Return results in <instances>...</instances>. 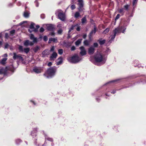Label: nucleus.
I'll return each instance as SVG.
<instances>
[{
	"label": "nucleus",
	"instance_id": "obj_15",
	"mask_svg": "<svg viewBox=\"0 0 146 146\" xmlns=\"http://www.w3.org/2000/svg\"><path fill=\"white\" fill-rule=\"evenodd\" d=\"M58 61L56 63L57 65H59L62 64L63 62V58L62 56L59 57L58 59Z\"/></svg>",
	"mask_w": 146,
	"mask_h": 146
},
{
	"label": "nucleus",
	"instance_id": "obj_45",
	"mask_svg": "<svg viewBox=\"0 0 146 146\" xmlns=\"http://www.w3.org/2000/svg\"><path fill=\"white\" fill-rule=\"evenodd\" d=\"M98 44L97 43H94L93 44V47H97L98 46Z\"/></svg>",
	"mask_w": 146,
	"mask_h": 146
},
{
	"label": "nucleus",
	"instance_id": "obj_6",
	"mask_svg": "<svg viewBox=\"0 0 146 146\" xmlns=\"http://www.w3.org/2000/svg\"><path fill=\"white\" fill-rule=\"evenodd\" d=\"M19 50L21 52H24L26 53H28L30 49L29 48H24L23 49V46L21 45H19L18 48Z\"/></svg>",
	"mask_w": 146,
	"mask_h": 146
},
{
	"label": "nucleus",
	"instance_id": "obj_51",
	"mask_svg": "<svg viewBox=\"0 0 146 146\" xmlns=\"http://www.w3.org/2000/svg\"><path fill=\"white\" fill-rule=\"evenodd\" d=\"M34 44L31 41H29V45H30L31 46H33Z\"/></svg>",
	"mask_w": 146,
	"mask_h": 146
},
{
	"label": "nucleus",
	"instance_id": "obj_37",
	"mask_svg": "<svg viewBox=\"0 0 146 146\" xmlns=\"http://www.w3.org/2000/svg\"><path fill=\"white\" fill-rule=\"evenodd\" d=\"M44 31V29L42 27H41L39 30V31L40 33H42Z\"/></svg>",
	"mask_w": 146,
	"mask_h": 146
},
{
	"label": "nucleus",
	"instance_id": "obj_3",
	"mask_svg": "<svg viewBox=\"0 0 146 146\" xmlns=\"http://www.w3.org/2000/svg\"><path fill=\"white\" fill-rule=\"evenodd\" d=\"M68 59L69 61L74 63H78L81 60L76 54H75L72 57H69Z\"/></svg>",
	"mask_w": 146,
	"mask_h": 146
},
{
	"label": "nucleus",
	"instance_id": "obj_33",
	"mask_svg": "<svg viewBox=\"0 0 146 146\" xmlns=\"http://www.w3.org/2000/svg\"><path fill=\"white\" fill-rule=\"evenodd\" d=\"M62 32V30L61 29H60L58 31L57 33L59 34H61Z\"/></svg>",
	"mask_w": 146,
	"mask_h": 146
},
{
	"label": "nucleus",
	"instance_id": "obj_50",
	"mask_svg": "<svg viewBox=\"0 0 146 146\" xmlns=\"http://www.w3.org/2000/svg\"><path fill=\"white\" fill-rule=\"evenodd\" d=\"M52 65V63L51 62H49L47 64V66H49L50 67V66Z\"/></svg>",
	"mask_w": 146,
	"mask_h": 146
},
{
	"label": "nucleus",
	"instance_id": "obj_53",
	"mask_svg": "<svg viewBox=\"0 0 146 146\" xmlns=\"http://www.w3.org/2000/svg\"><path fill=\"white\" fill-rule=\"evenodd\" d=\"M42 54L43 55H44V56H45V55H47V54L45 52V50H44L42 52Z\"/></svg>",
	"mask_w": 146,
	"mask_h": 146
},
{
	"label": "nucleus",
	"instance_id": "obj_22",
	"mask_svg": "<svg viewBox=\"0 0 146 146\" xmlns=\"http://www.w3.org/2000/svg\"><path fill=\"white\" fill-rule=\"evenodd\" d=\"M98 41H99V43L101 45H102V44H104L106 42V40H99Z\"/></svg>",
	"mask_w": 146,
	"mask_h": 146
},
{
	"label": "nucleus",
	"instance_id": "obj_48",
	"mask_svg": "<svg viewBox=\"0 0 146 146\" xmlns=\"http://www.w3.org/2000/svg\"><path fill=\"white\" fill-rule=\"evenodd\" d=\"M129 6L127 5H126L124 6V7L126 10H127Z\"/></svg>",
	"mask_w": 146,
	"mask_h": 146
},
{
	"label": "nucleus",
	"instance_id": "obj_43",
	"mask_svg": "<svg viewBox=\"0 0 146 146\" xmlns=\"http://www.w3.org/2000/svg\"><path fill=\"white\" fill-rule=\"evenodd\" d=\"M46 139L47 140L51 142H52L53 141V139L51 138L48 137Z\"/></svg>",
	"mask_w": 146,
	"mask_h": 146
},
{
	"label": "nucleus",
	"instance_id": "obj_64",
	"mask_svg": "<svg viewBox=\"0 0 146 146\" xmlns=\"http://www.w3.org/2000/svg\"><path fill=\"white\" fill-rule=\"evenodd\" d=\"M115 92V90H113V91L111 92V93L113 94H114Z\"/></svg>",
	"mask_w": 146,
	"mask_h": 146
},
{
	"label": "nucleus",
	"instance_id": "obj_11",
	"mask_svg": "<svg viewBox=\"0 0 146 146\" xmlns=\"http://www.w3.org/2000/svg\"><path fill=\"white\" fill-rule=\"evenodd\" d=\"M122 29V27H121L120 28H115V30L113 31V33L114 36H116V34L117 33H120Z\"/></svg>",
	"mask_w": 146,
	"mask_h": 146
},
{
	"label": "nucleus",
	"instance_id": "obj_18",
	"mask_svg": "<svg viewBox=\"0 0 146 146\" xmlns=\"http://www.w3.org/2000/svg\"><path fill=\"white\" fill-rule=\"evenodd\" d=\"M29 40H26L25 41L24 43V45L26 46H27L29 45Z\"/></svg>",
	"mask_w": 146,
	"mask_h": 146
},
{
	"label": "nucleus",
	"instance_id": "obj_9",
	"mask_svg": "<svg viewBox=\"0 0 146 146\" xmlns=\"http://www.w3.org/2000/svg\"><path fill=\"white\" fill-rule=\"evenodd\" d=\"M58 18L62 21H64L65 20V15L64 13L62 12H59L58 15Z\"/></svg>",
	"mask_w": 146,
	"mask_h": 146
},
{
	"label": "nucleus",
	"instance_id": "obj_36",
	"mask_svg": "<svg viewBox=\"0 0 146 146\" xmlns=\"http://www.w3.org/2000/svg\"><path fill=\"white\" fill-rule=\"evenodd\" d=\"M35 3L36 7H38V6L39 3L38 2V1L37 0H35Z\"/></svg>",
	"mask_w": 146,
	"mask_h": 146
},
{
	"label": "nucleus",
	"instance_id": "obj_23",
	"mask_svg": "<svg viewBox=\"0 0 146 146\" xmlns=\"http://www.w3.org/2000/svg\"><path fill=\"white\" fill-rule=\"evenodd\" d=\"M82 22L83 24L85 23L86 21V18L85 17H84L82 19Z\"/></svg>",
	"mask_w": 146,
	"mask_h": 146
},
{
	"label": "nucleus",
	"instance_id": "obj_25",
	"mask_svg": "<svg viewBox=\"0 0 146 146\" xmlns=\"http://www.w3.org/2000/svg\"><path fill=\"white\" fill-rule=\"evenodd\" d=\"M80 16V13L78 12H76L74 15V17L76 18H77L79 17Z\"/></svg>",
	"mask_w": 146,
	"mask_h": 146
},
{
	"label": "nucleus",
	"instance_id": "obj_13",
	"mask_svg": "<svg viewBox=\"0 0 146 146\" xmlns=\"http://www.w3.org/2000/svg\"><path fill=\"white\" fill-rule=\"evenodd\" d=\"M37 132V128H34L33 130L32 131L31 134V135L33 136V138H34V136L36 137V133Z\"/></svg>",
	"mask_w": 146,
	"mask_h": 146
},
{
	"label": "nucleus",
	"instance_id": "obj_35",
	"mask_svg": "<svg viewBox=\"0 0 146 146\" xmlns=\"http://www.w3.org/2000/svg\"><path fill=\"white\" fill-rule=\"evenodd\" d=\"M48 38L46 36H44L43 37V40L45 41H46L48 40Z\"/></svg>",
	"mask_w": 146,
	"mask_h": 146
},
{
	"label": "nucleus",
	"instance_id": "obj_47",
	"mask_svg": "<svg viewBox=\"0 0 146 146\" xmlns=\"http://www.w3.org/2000/svg\"><path fill=\"white\" fill-rule=\"evenodd\" d=\"M5 37L6 38H8L9 37V36L8 33H6L5 35Z\"/></svg>",
	"mask_w": 146,
	"mask_h": 146
},
{
	"label": "nucleus",
	"instance_id": "obj_8",
	"mask_svg": "<svg viewBox=\"0 0 146 146\" xmlns=\"http://www.w3.org/2000/svg\"><path fill=\"white\" fill-rule=\"evenodd\" d=\"M33 70L36 73L39 74L43 71V69L41 67H36L33 69Z\"/></svg>",
	"mask_w": 146,
	"mask_h": 146
},
{
	"label": "nucleus",
	"instance_id": "obj_24",
	"mask_svg": "<svg viewBox=\"0 0 146 146\" xmlns=\"http://www.w3.org/2000/svg\"><path fill=\"white\" fill-rule=\"evenodd\" d=\"M109 28L106 29L103 32V33L104 34H106L108 33L109 31Z\"/></svg>",
	"mask_w": 146,
	"mask_h": 146
},
{
	"label": "nucleus",
	"instance_id": "obj_21",
	"mask_svg": "<svg viewBox=\"0 0 146 146\" xmlns=\"http://www.w3.org/2000/svg\"><path fill=\"white\" fill-rule=\"evenodd\" d=\"M118 12L119 13L122 14V15H123L124 13V9H118Z\"/></svg>",
	"mask_w": 146,
	"mask_h": 146
},
{
	"label": "nucleus",
	"instance_id": "obj_40",
	"mask_svg": "<svg viewBox=\"0 0 146 146\" xmlns=\"http://www.w3.org/2000/svg\"><path fill=\"white\" fill-rule=\"evenodd\" d=\"M111 37L110 39V40L109 41H111L113 40L115 36H114V35L113 36H112L111 35Z\"/></svg>",
	"mask_w": 146,
	"mask_h": 146
},
{
	"label": "nucleus",
	"instance_id": "obj_63",
	"mask_svg": "<svg viewBox=\"0 0 146 146\" xmlns=\"http://www.w3.org/2000/svg\"><path fill=\"white\" fill-rule=\"evenodd\" d=\"M91 31L90 33V34H89V38H90V39H91Z\"/></svg>",
	"mask_w": 146,
	"mask_h": 146
},
{
	"label": "nucleus",
	"instance_id": "obj_1",
	"mask_svg": "<svg viewBox=\"0 0 146 146\" xmlns=\"http://www.w3.org/2000/svg\"><path fill=\"white\" fill-rule=\"evenodd\" d=\"M93 58L96 62H101L104 64L106 62V59L104 55L100 52H97L93 56Z\"/></svg>",
	"mask_w": 146,
	"mask_h": 146
},
{
	"label": "nucleus",
	"instance_id": "obj_57",
	"mask_svg": "<svg viewBox=\"0 0 146 146\" xmlns=\"http://www.w3.org/2000/svg\"><path fill=\"white\" fill-rule=\"evenodd\" d=\"M30 101V102H32L34 105H36V103L34 101H33L32 100H31Z\"/></svg>",
	"mask_w": 146,
	"mask_h": 146
},
{
	"label": "nucleus",
	"instance_id": "obj_16",
	"mask_svg": "<svg viewBox=\"0 0 146 146\" xmlns=\"http://www.w3.org/2000/svg\"><path fill=\"white\" fill-rule=\"evenodd\" d=\"M6 70H3V74H5L7 73V70H9L11 71H12L13 69H12L10 67L8 66L6 67L5 68Z\"/></svg>",
	"mask_w": 146,
	"mask_h": 146
},
{
	"label": "nucleus",
	"instance_id": "obj_44",
	"mask_svg": "<svg viewBox=\"0 0 146 146\" xmlns=\"http://www.w3.org/2000/svg\"><path fill=\"white\" fill-rule=\"evenodd\" d=\"M75 49H76L75 47L74 46H72L71 47V51L74 50H75Z\"/></svg>",
	"mask_w": 146,
	"mask_h": 146
},
{
	"label": "nucleus",
	"instance_id": "obj_4",
	"mask_svg": "<svg viewBox=\"0 0 146 146\" xmlns=\"http://www.w3.org/2000/svg\"><path fill=\"white\" fill-rule=\"evenodd\" d=\"M13 58L14 60H15L16 59H19V60L22 61L23 60V57L21 56V54H19L17 55L15 52H14L13 53Z\"/></svg>",
	"mask_w": 146,
	"mask_h": 146
},
{
	"label": "nucleus",
	"instance_id": "obj_29",
	"mask_svg": "<svg viewBox=\"0 0 146 146\" xmlns=\"http://www.w3.org/2000/svg\"><path fill=\"white\" fill-rule=\"evenodd\" d=\"M7 60V59L5 58H3L1 62V63L2 64H4L5 63V62Z\"/></svg>",
	"mask_w": 146,
	"mask_h": 146
},
{
	"label": "nucleus",
	"instance_id": "obj_55",
	"mask_svg": "<svg viewBox=\"0 0 146 146\" xmlns=\"http://www.w3.org/2000/svg\"><path fill=\"white\" fill-rule=\"evenodd\" d=\"M3 69H0V74H3Z\"/></svg>",
	"mask_w": 146,
	"mask_h": 146
},
{
	"label": "nucleus",
	"instance_id": "obj_54",
	"mask_svg": "<svg viewBox=\"0 0 146 146\" xmlns=\"http://www.w3.org/2000/svg\"><path fill=\"white\" fill-rule=\"evenodd\" d=\"M9 46V45L8 43H6L5 44V48H8V46Z\"/></svg>",
	"mask_w": 146,
	"mask_h": 146
},
{
	"label": "nucleus",
	"instance_id": "obj_52",
	"mask_svg": "<svg viewBox=\"0 0 146 146\" xmlns=\"http://www.w3.org/2000/svg\"><path fill=\"white\" fill-rule=\"evenodd\" d=\"M54 46H52L50 49V52L53 51L54 50Z\"/></svg>",
	"mask_w": 146,
	"mask_h": 146
},
{
	"label": "nucleus",
	"instance_id": "obj_38",
	"mask_svg": "<svg viewBox=\"0 0 146 146\" xmlns=\"http://www.w3.org/2000/svg\"><path fill=\"white\" fill-rule=\"evenodd\" d=\"M35 36L33 34H31L30 36V38L31 40H33L35 38Z\"/></svg>",
	"mask_w": 146,
	"mask_h": 146
},
{
	"label": "nucleus",
	"instance_id": "obj_26",
	"mask_svg": "<svg viewBox=\"0 0 146 146\" xmlns=\"http://www.w3.org/2000/svg\"><path fill=\"white\" fill-rule=\"evenodd\" d=\"M29 15V13L27 12H25L24 13V16L25 17H28Z\"/></svg>",
	"mask_w": 146,
	"mask_h": 146
},
{
	"label": "nucleus",
	"instance_id": "obj_61",
	"mask_svg": "<svg viewBox=\"0 0 146 146\" xmlns=\"http://www.w3.org/2000/svg\"><path fill=\"white\" fill-rule=\"evenodd\" d=\"M13 6V4L12 3H10L8 5L9 7H12Z\"/></svg>",
	"mask_w": 146,
	"mask_h": 146
},
{
	"label": "nucleus",
	"instance_id": "obj_59",
	"mask_svg": "<svg viewBox=\"0 0 146 146\" xmlns=\"http://www.w3.org/2000/svg\"><path fill=\"white\" fill-rule=\"evenodd\" d=\"M34 29V31L35 32H37L38 31V29H36V28H34V29Z\"/></svg>",
	"mask_w": 146,
	"mask_h": 146
},
{
	"label": "nucleus",
	"instance_id": "obj_17",
	"mask_svg": "<svg viewBox=\"0 0 146 146\" xmlns=\"http://www.w3.org/2000/svg\"><path fill=\"white\" fill-rule=\"evenodd\" d=\"M57 39L54 38H49V40L48 41V43L49 44L52 41L53 42H55L56 41H57Z\"/></svg>",
	"mask_w": 146,
	"mask_h": 146
},
{
	"label": "nucleus",
	"instance_id": "obj_46",
	"mask_svg": "<svg viewBox=\"0 0 146 146\" xmlns=\"http://www.w3.org/2000/svg\"><path fill=\"white\" fill-rule=\"evenodd\" d=\"M120 16V15L119 14H118L117 15V16L115 18V20H117V19H118L119 18Z\"/></svg>",
	"mask_w": 146,
	"mask_h": 146
},
{
	"label": "nucleus",
	"instance_id": "obj_62",
	"mask_svg": "<svg viewBox=\"0 0 146 146\" xmlns=\"http://www.w3.org/2000/svg\"><path fill=\"white\" fill-rule=\"evenodd\" d=\"M40 27V26L38 25H36V29H38Z\"/></svg>",
	"mask_w": 146,
	"mask_h": 146
},
{
	"label": "nucleus",
	"instance_id": "obj_14",
	"mask_svg": "<svg viewBox=\"0 0 146 146\" xmlns=\"http://www.w3.org/2000/svg\"><path fill=\"white\" fill-rule=\"evenodd\" d=\"M57 56V54L56 52H54L52 53L51 56L50 57V60H54V58H56Z\"/></svg>",
	"mask_w": 146,
	"mask_h": 146
},
{
	"label": "nucleus",
	"instance_id": "obj_58",
	"mask_svg": "<svg viewBox=\"0 0 146 146\" xmlns=\"http://www.w3.org/2000/svg\"><path fill=\"white\" fill-rule=\"evenodd\" d=\"M76 30L77 31H79L80 30V27H78L76 29Z\"/></svg>",
	"mask_w": 146,
	"mask_h": 146
},
{
	"label": "nucleus",
	"instance_id": "obj_7",
	"mask_svg": "<svg viewBox=\"0 0 146 146\" xmlns=\"http://www.w3.org/2000/svg\"><path fill=\"white\" fill-rule=\"evenodd\" d=\"M46 29L49 31H52L55 29V26L52 24H47L46 25Z\"/></svg>",
	"mask_w": 146,
	"mask_h": 146
},
{
	"label": "nucleus",
	"instance_id": "obj_32",
	"mask_svg": "<svg viewBox=\"0 0 146 146\" xmlns=\"http://www.w3.org/2000/svg\"><path fill=\"white\" fill-rule=\"evenodd\" d=\"M70 8L72 10H74L76 8L75 6L73 4L71 6Z\"/></svg>",
	"mask_w": 146,
	"mask_h": 146
},
{
	"label": "nucleus",
	"instance_id": "obj_60",
	"mask_svg": "<svg viewBox=\"0 0 146 146\" xmlns=\"http://www.w3.org/2000/svg\"><path fill=\"white\" fill-rule=\"evenodd\" d=\"M86 34L84 35L83 36V38L85 39L86 37Z\"/></svg>",
	"mask_w": 146,
	"mask_h": 146
},
{
	"label": "nucleus",
	"instance_id": "obj_19",
	"mask_svg": "<svg viewBox=\"0 0 146 146\" xmlns=\"http://www.w3.org/2000/svg\"><path fill=\"white\" fill-rule=\"evenodd\" d=\"M82 40V39H79L76 42L75 44L76 46L78 45L81 42V41Z\"/></svg>",
	"mask_w": 146,
	"mask_h": 146
},
{
	"label": "nucleus",
	"instance_id": "obj_20",
	"mask_svg": "<svg viewBox=\"0 0 146 146\" xmlns=\"http://www.w3.org/2000/svg\"><path fill=\"white\" fill-rule=\"evenodd\" d=\"M39 49V47L38 46H37L34 48L33 50L34 52L36 53Z\"/></svg>",
	"mask_w": 146,
	"mask_h": 146
},
{
	"label": "nucleus",
	"instance_id": "obj_56",
	"mask_svg": "<svg viewBox=\"0 0 146 146\" xmlns=\"http://www.w3.org/2000/svg\"><path fill=\"white\" fill-rule=\"evenodd\" d=\"M50 34L52 36H54L55 35V33L54 32H53L50 33Z\"/></svg>",
	"mask_w": 146,
	"mask_h": 146
},
{
	"label": "nucleus",
	"instance_id": "obj_5",
	"mask_svg": "<svg viewBox=\"0 0 146 146\" xmlns=\"http://www.w3.org/2000/svg\"><path fill=\"white\" fill-rule=\"evenodd\" d=\"M79 2L78 3V9L79 12H81L83 11L84 9L83 8V3L82 0H78Z\"/></svg>",
	"mask_w": 146,
	"mask_h": 146
},
{
	"label": "nucleus",
	"instance_id": "obj_12",
	"mask_svg": "<svg viewBox=\"0 0 146 146\" xmlns=\"http://www.w3.org/2000/svg\"><path fill=\"white\" fill-rule=\"evenodd\" d=\"M92 27H93V30H92V35L93 34H95L96 33L97 29L96 27L95 24L94 23H92Z\"/></svg>",
	"mask_w": 146,
	"mask_h": 146
},
{
	"label": "nucleus",
	"instance_id": "obj_42",
	"mask_svg": "<svg viewBox=\"0 0 146 146\" xmlns=\"http://www.w3.org/2000/svg\"><path fill=\"white\" fill-rule=\"evenodd\" d=\"M88 53L90 54H91V46L90 47L88 50Z\"/></svg>",
	"mask_w": 146,
	"mask_h": 146
},
{
	"label": "nucleus",
	"instance_id": "obj_41",
	"mask_svg": "<svg viewBox=\"0 0 146 146\" xmlns=\"http://www.w3.org/2000/svg\"><path fill=\"white\" fill-rule=\"evenodd\" d=\"M33 40V42L36 43L37 42V40L36 38L35 37V38Z\"/></svg>",
	"mask_w": 146,
	"mask_h": 146
},
{
	"label": "nucleus",
	"instance_id": "obj_49",
	"mask_svg": "<svg viewBox=\"0 0 146 146\" xmlns=\"http://www.w3.org/2000/svg\"><path fill=\"white\" fill-rule=\"evenodd\" d=\"M40 17L42 19H44L45 18V15L44 14H41L40 15Z\"/></svg>",
	"mask_w": 146,
	"mask_h": 146
},
{
	"label": "nucleus",
	"instance_id": "obj_2",
	"mask_svg": "<svg viewBox=\"0 0 146 146\" xmlns=\"http://www.w3.org/2000/svg\"><path fill=\"white\" fill-rule=\"evenodd\" d=\"M56 71V67H50L47 69L43 75L47 78H52L55 75Z\"/></svg>",
	"mask_w": 146,
	"mask_h": 146
},
{
	"label": "nucleus",
	"instance_id": "obj_10",
	"mask_svg": "<svg viewBox=\"0 0 146 146\" xmlns=\"http://www.w3.org/2000/svg\"><path fill=\"white\" fill-rule=\"evenodd\" d=\"M79 48L81 50L80 53L82 56L85 55L86 54V52L83 46H81Z\"/></svg>",
	"mask_w": 146,
	"mask_h": 146
},
{
	"label": "nucleus",
	"instance_id": "obj_30",
	"mask_svg": "<svg viewBox=\"0 0 146 146\" xmlns=\"http://www.w3.org/2000/svg\"><path fill=\"white\" fill-rule=\"evenodd\" d=\"M84 44L86 46H88L89 45V42L87 40L84 41Z\"/></svg>",
	"mask_w": 146,
	"mask_h": 146
},
{
	"label": "nucleus",
	"instance_id": "obj_28",
	"mask_svg": "<svg viewBox=\"0 0 146 146\" xmlns=\"http://www.w3.org/2000/svg\"><path fill=\"white\" fill-rule=\"evenodd\" d=\"M15 30H13L10 31V34L12 35V36H13L15 34Z\"/></svg>",
	"mask_w": 146,
	"mask_h": 146
},
{
	"label": "nucleus",
	"instance_id": "obj_39",
	"mask_svg": "<svg viewBox=\"0 0 146 146\" xmlns=\"http://www.w3.org/2000/svg\"><path fill=\"white\" fill-rule=\"evenodd\" d=\"M137 1V0H133V5H135Z\"/></svg>",
	"mask_w": 146,
	"mask_h": 146
},
{
	"label": "nucleus",
	"instance_id": "obj_27",
	"mask_svg": "<svg viewBox=\"0 0 146 146\" xmlns=\"http://www.w3.org/2000/svg\"><path fill=\"white\" fill-rule=\"evenodd\" d=\"M63 50L62 49H60L58 50V53L59 54L61 55L63 54Z\"/></svg>",
	"mask_w": 146,
	"mask_h": 146
},
{
	"label": "nucleus",
	"instance_id": "obj_31",
	"mask_svg": "<svg viewBox=\"0 0 146 146\" xmlns=\"http://www.w3.org/2000/svg\"><path fill=\"white\" fill-rule=\"evenodd\" d=\"M34 25L35 24L33 23H32L30 26V28L31 29H34Z\"/></svg>",
	"mask_w": 146,
	"mask_h": 146
},
{
	"label": "nucleus",
	"instance_id": "obj_34",
	"mask_svg": "<svg viewBox=\"0 0 146 146\" xmlns=\"http://www.w3.org/2000/svg\"><path fill=\"white\" fill-rule=\"evenodd\" d=\"M78 25H72L71 26V27L70 28V29L71 30H73L74 29V27H75L76 26H77Z\"/></svg>",
	"mask_w": 146,
	"mask_h": 146
}]
</instances>
